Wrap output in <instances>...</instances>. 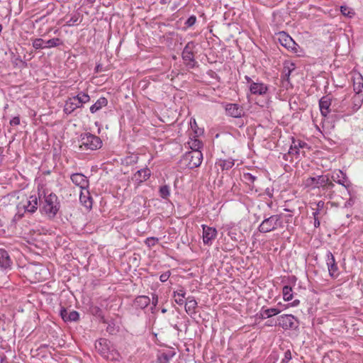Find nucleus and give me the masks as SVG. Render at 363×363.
<instances>
[{"mask_svg": "<svg viewBox=\"0 0 363 363\" xmlns=\"http://www.w3.org/2000/svg\"><path fill=\"white\" fill-rule=\"evenodd\" d=\"M203 160V154L201 151H189L184 154L179 162V166L182 169H194L199 167Z\"/></svg>", "mask_w": 363, "mask_h": 363, "instance_id": "f257e3e1", "label": "nucleus"}, {"mask_svg": "<svg viewBox=\"0 0 363 363\" xmlns=\"http://www.w3.org/2000/svg\"><path fill=\"white\" fill-rule=\"evenodd\" d=\"M102 145V141L99 137L90 133H85L80 135L79 149L82 151L95 150Z\"/></svg>", "mask_w": 363, "mask_h": 363, "instance_id": "f03ea898", "label": "nucleus"}, {"mask_svg": "<svg viewBox=\"0 0 363 363\" xmlns=\"http://www.w3.org/2000/svg\"><path fill=\"white\" fill-rule=\"evenodd\" d=\"M110 342L105 338H100L95 343V348L98 352L108 360H118L120 358L119 353L115 350H111Z\"/></svg>", "mask_w": 363, "mask_h": 363, "instance_id": "7ed1b4c3", "label": "nucleus"}, {"mask_svg": "<svg viewBox=\"0 0 363 363\" xmlns=\"http://www.w3.org/2000/svg\"><path fill=\"white\" fill-rule=\"evenodd\" d=\"M282 226L281 216L279 214L264 217V220L258 226V230L262 233H267L277 230Z\"/></svg>", "mask_w": 363, "mask_h": 363, "instance_id": "20e7f679", "label": "nucleus"}, {"mask_svg": "<svg viewBox=\"0 0 363 363\" xmlns=\"http://www.w3.org/2000/svg\"><path fill=\"white\" fill-rule=\"evenodd\" d=\"M60 209V203L57 196L54 194H50L45 196V203L43 206V211L50 218L56 216Z\"/></svg>", "mask_w": 363, "mask_h": 363, "instance_id": "39448f33", "label": "nucleus"}, {"mask_svg": "<svg viewBox=\"0 0 363 363\" xmlns=\"http://www.w3.org/2000/svg\"><path fill=\"white\" fill-rule=\"evenodd\" d=\"M275 325H279L284 330L296 329L298 327V321L293 315L284 314L277 318Z\"/></svg>", "mask_w": 363, "mask_h": 363, "instance_id": "423d86ee", "label": "nucleus"}, {"mask_svg": "<svg viewBox=\"0 0 363 363\" xmlns=\"http://www.w3.org/2000/svg\"><path fill=\"white\" fill-rule=\"evenodd\" d=\"M278 40L280 44L288 50L291 51L293 53L298 52V48H299L298 45L296 44L292 38L286 33L284 31L280 32L278 34Z\"/></svg>", "mask_w": 363, "mask_h": 363, "instance_id": "0eeeda50", "label": "nucleus"}, {"mask_svg": "<svg viewBox=\"0 0 363 363\" xmlns=\"http://www.w3.org/2000/svg\"><path fill=\"white\" fill-rule=\"evenodd\" d=\"M326 264L330 277L333 279L337 278L339 276V268L334 255L330 251H328L326 254Z\"/></svg>", "mask_w": 363, "mask_h": 363, "instance_id": "6e6552de", "label": "nucleus"}, {"mask_svg": "<svg viewBox=\"0 0 363 363\" xmlns=\"http://www.w3.org/2000/svg\"><path fill=\"white\" fill-rule=\"evenodd\" d=\"M328 182V175H320L317 177H309L305 180L306 187L312 189L324 187Z\"/></svg>", "mask_w": 363, "mask_h": 363, "instance_id": "1a4fd4ad", "label": "nucleus"}, {"mask_svg": "<svg viewBox=\"0 0 363 363\" xmlns=\"http://www.w3.org/2000/svg\"><path fill=\"white\" fill-rule=\"evenodd\" d=\"M331 101H332V99H331L330 96L328 95L323 96L319 100L320 111L321 115L325 118H330V117L331 118L333 117V116L330 115Z\"/></svg>", "mask_w": 363, "mask_h": 363, "instance_id": "9d476101", "label": "nucleus"}, {"mask_svg": "<svg viewBox=\"0 0 363 363\" xmlns=\"http://www.w3.org/2000/svg\"><path fill=\"white\" fill-rule=\"evenodd\" d=\"M203 229V242L204 245H211L212 241L216 239L217 236V230L215 228L209 227L203 224L201 225Z\"/></svg>", "mask_w": 363, "mask_h": 363, "instance_id": "9b49d317", "label": "nucleus"}, {"mask_svg": "<svg viewBox=\"0 0 363 363\" xmlns=\"http://www.w3.org/2000/svg\"><path fill=\"white\" fill-rule=\"evenodd\" d=\"M194 43L192 42L188 43L184 47L182 52V58L187 62V65L193 67L194 66L195 60L194 54Z\"/></svg>", "mask_w": 363, "mask_h": 363, "instance_id": "f8f14e48", "label": "nucleus"}, {"mask_svg": "<svg viewBox=\"0 0 363 363\" xmlns=\"http://www.w3.org/2000/svg\"><path fill=\"white\" fill-rule=\"evenodd\" d=\"M225 110L226 114L233 118H241L245 115L242 106L238 104H227Z\"/></svg>", "mask_w": 363, "mask_h": 363, "instance_id": "ddd939ff", "label": "nucleus"}, {"mask_svg": "<svg viewBox=\"0 0 363 363\" xmlns=\"http://www.w3.org/2000/svg\"><path fill=\"white\" fill-rule=\"evenodd\" d=\"M332 179L335 182L343 186L347 189H348V188L351 186V182L348 179L346 174L344 173L342 170L334 172L332 175Z\"/></svg>", "mask_w": 363, "mask_h": 363, "instance_id": "4468645a", "label": "nucleus"}, {"mask_svg": "<svg viewBox=\"0 0 363 363\" xmlns=\"http://www.w3.org/2000/svg\"><path fill=\"white\" fill-rule=\"evenodd\" d=\"M175 354L174 348L160 345V363H169Z\"/></svg>", "mask_w": 363, "mask_h": 363, "instance_id": "2eb2a0df", "label": "nucleus"}, {"mask_svg": "<svg viewBox=\"0 0 363 363\" xmlns=\"http://www.w3.org/2000/svg\"><path fill=\"white\" fill-rule=\"evenodd\" d=\"M308 147V144L303 140H296L294 137L291 138V145L288 152L289 155H298L300 148Z\"/></svg>", "mask_w": 363, "mask_h": 363, "instance_id": "dca6fc26", "label": "nucleus"}, {"mask_svg": "<svg viewBox=\"0 0 363 363\" xmlns=\"http://www.w3.org/2000/svg\"><path fill=\"white\" fill-rule=\"evenodd\" d=\"M71 179L72 182L76 185L80 187L82 190H85L88 187L89 181L86 177L80 173H75L72 174Z\"/></svg>", "mask_w": 363, "mask_h": 363, "instance_id": "f3484780", "label": "nucleus"}, {"mask_svg": "<svg viewBox=\"0 0 363 363\" xmlns=\"http://www.w3.org/2000/svg\"><path fill=\"white\" fill-rule=\"evenodd\" d=\"M60 316L65 322L77 321L79 319V313L76 311H68L65 308H61L60 312Z\"/></svg>", "mask_w": 363, "mask_h": 363, "instance_id": "a211bd4d", "label": "nucleus"}, {"mask_svg": "<svg viewBox=\"0 0 363 363\" xmlns=\"http://www.w3.org/2000/svg\"><path fill=\"white\" fill-rule=\"evenodd\" d=\"M22 207L26 211L33 213L38 208V199L36 196H30L26 199V202L22 204Z\"/></svg>", "mask_w": 363, "mask_h": 363, "instance_id": "6ab92c4d", "label": "nucleus"}, {"mask_svg": "<svg viewBox=\"0 0 363 363\" xmlns=\"http://www.w3.org/2000/svg\"><path fill=\"white\" fill-rule=\"evenodd\" d=\"M251 94L255 95H264L268 91V87L263 83L252 82L250 86Z\"/></svg>", "mask_w": 363, "mask_h": 363, "instance_id": "aec40b11", "label": "nucleus"}, {"mask_svg": "<svg viewBox=\"0 0 363 363\" xmlns=\"http://www.w3.org/2000/svg\"><path fill=\"white\" fill-rule=\"evenodd\" d=\"M161 151H168L170 155H175L181 150V145L177 142L160 145Z\"/></svg>", "mask_w": 363, "mask_h": 363, "instance_id": "412c9836", "label": "nucleus"}, {"mask_svg": "<svg viewBox=\"0 0 363 363\" xmlns=\"http://www.w3.org/2000/svg\"><path fill=\"white\" fill-rule=\"evenodd\" d=\"M185 311L189 315H192L196 313V308L197 307V301L193 296H188L185 301Z\"/></svg>", "mask_w": 363, "mask_h": 363, "instance_id": "4be33fe9", "label": "nucleus"}, {"mask_svg": "<svg viewBox=\"0 0 363 363\" xmlns=\"http://www.w3.org/2000/svg\"><path fill=\"white\" fill-rule=\"evenodd\" d=\"M79 200L82 205L84 206L87 209L91 208L92 199L87 189H85V190H81Z\"/></svg>", "mask_w": 363, "mask_h": 363, "instance_id": "5701e85b", "label": "nucleus"}, {"mask_svg": "<svg viewBox=\"0 0 363 363\" xmlns=\"http://www.w3.org/2000/svg\"><path fill=\"white\" fill-rule=\"evenodd\" d=\"M150 175V170L147 168L142 169L134 174L133 179L135 180L137 183L140 184L143 182L147 180Z\"/></svg>", "mask_w": 363, "mask_h": 363, "instance_id": "b1692460", "label": "nucleus"}, {"mask_svg": "<svg viewBox=\"0 0 363 363\" xmlns=\"http://www.w3.org/2000/svg\"><path fill=\"white\" fill-rule=\"evenodd\" d=\"M11 261L9 253L4 249H0V266L7 269L11 266Z\"/></svg>", "mask_w": 363, "mask_h": 363, "instance_id": "393cba45", "label": "nucleus"}, {"mask_svg": "<svg viewBox=\"0 0 363 363\" xmlns=\"http://www.w3.org/2000/svg\"><path fill=\"white\" fill-rule=\"evenodd\" d=\"M80 107L79 106V103L77 102L76 100H74V98L69 99L67 101H66L65 107H64V112L66 114H70L72 113L76 108Z\"/></svg>", "mask_w": 363, "mask_h": 363, "instance_id": "a878e982", "label": "nucleus"}, {"mask_svg": "<svg viewBox=\"0 0 363 363\" xmlns=\"http://www.w3.org/2000/svg\"><path fill=\"white\" fill-rule=\"evenodd\" d=\"M189 147L191 150V151H201V149L203 147L202 142L194 135L191 138L190 135L189 140L188 141Z\"/></svg>", "mask_w": 363, "mask_h": 363, "instance_id": "bb28decb", "label": "nucleus"}, {"mask_svg": "<svg viewBox=\"0 0 363 363\" xmlns=\"http://www.w3.org/2000/svg\"><path fill=\"white\" fill-rule=\"evenodd\" d=\"M150 301V299L148 296H140L135 299L134 305L136 308L143 309L149 305Z\"/></svg>", "mask_w": 363, "mask_h": 363, "instance_id": "cd10ccee", "label": "nucleus"}, {"mask_svg": "<svg viewBox=\"0 0 363 363\" xmlns=\"http://www.w3.org/2000/svg\"><path fill=\"white\" fill-rule=\"evenodd\" d=\"M353 89H354V91L356 94H359L362 93V91H363V77L361 74H359L357 77L354 78Z\"/></svg>", "mask_w": 363, "mask_h": 363, "instance_id": "c85d7f7f", "label": "nucleus"}, {"mask_svg": "<svg viewBox=\"0 0 363 363\" xmlns=\"http://www.w3.org/2000/svg\"><path fill=\"white\" fill-rule=\"evenodd\" d=\"M234 164V160L233 159L218 160L216 163L223 171L229 170L233 167Z\"/></svg>", "mask_w": 363, "mask_h": 363, "instance_id": "c756f323", "label": "nucleus"}, {"mask_svg": "<svg viewBox=\"0 0 363 363\" xmlns=\"http://www.w3.org/2000/svg\"><path fill=\"white\" fill-rule=\"evenodd\" d=\"M108 101L104 97L99 98L94 104H93L90 107V111L92 113H96L97 111L100 110L102 107H104L107 105Z\"/></svg>", "mask_w": 363, "mask_h": 363, "instance_id": "7c9ffc66", "label": "nucleus"}, {"mask_svg": "<svg viewBox=\"0 0 363 363\" xmlns=\"http://www.w3.org/2000/svg\"><path fill=\"white\" fill-rule=\"evenodd\" d=\"M280 313V310L276 308L262 309L261 311L262 318H268Z\"/></svg>", "mask_w": 363, "mask_h": 363, "instance_id": "2f4dec72", "label": "nucleus"}, {"mask_svg": "<svg viewBox=\"0 0 363 363\" xmlns=\"http://www.w3.org/2000/svg\"><path fill=\"white\" fill-rule=\"evenodd\" d=\"M74 100L79 103V106H81L83 104L87 103L90 100L89 96L84 92H81L76 96H74Z\"/></svg>", "mask_w": 363, "mask_h": 363, "instance_id": "473e14b6", "label": "nucleus"}, {"mask_svg": "<svg viewBox=\"0 0 363 363\" xmlns=\"http://www.w3.org/2000/svg\"><path fill=\"white\" fill-rule=\"evenodd\" d=\"M282 294L284 301H289L293 298L292 288L290 286H284L282 289Z\"/></svg>", "mask_w": 363, "mask_h": 363, "instance_id": "72a5a7b5", "label": "nucleus"}, {"mask_svg": "<svg viewBox=\"0 0 363 363\" xmlns=\"http://www.w3.org/2000/svg\"><path fill=\"white\" fill-rule=\"evenodd\" d=\"M44 43L45 48H55L62 44V40L58 38H52L47 41L44 40Z\"/></svg>", "mask_w": 363, "mask_h": 363, "instance_id": "f704fd0d", "label": "nucleus"}, {"mask_svg": "<svg viewBox=\"0 0 363 363\" xmlns=\"http://www.w3.org/2000/svg\"><path fill=\"white\" fill-rule=\"evenodd\" d=\"M185 294V291L182 289L179 290L177 292H174V296L175 298V301L177 302V303L179 305H182L183 303H184L186 301Z\"/></svg>", "mask_w": 363, "mask_h": 363, "instance_id": "c9c22d12", "label": "nucleus"}, {"mask_svg": "<svg viewBox=\"0 0 363 363\" xmlns=\"http://www.w3.org/2000/svg\"><path fill=\"white\" fill-rule=\"evenodd\" d=\"M190 125L194 131L195 137H198L199 135H201L203 133V130L198 128L196 121L195 119H191L190 121Z\"/></svg>", "mask_w": 363, "mask_h": 363, "instance_id": "e433bc0d", "label": "nucleus"}, {"mask_svg": "<svg viewBox=\"0 0 363 363\" xmlns=\"http://www.w3.org/2000/svg\"><path fill=\"white\" fill-rule=\"evenodd\" d=\"M33 47L35 49V50H39V49H45V43H44V40L42 39V38H35L33 40Z\"/></svg>", "mask_w": 363, "mask_h": 363, "instance_id": "4c0bfd02", "label": "nucleus"}, {"mask_svg": "<svg viewBox=\"0 0 363 363\" xmlns=\"http://www.w3.org/2000/svg\"><path fill=\"white\" fill-rule=\"evenodd\" d=\"M340 11L342 15L350 18H352L354 15V12L352 11V9L346 6H342L340 7Z\"/></svg>", "mask_w": 363, "mask_h": 363, "instance_id": "58836bf2", "label": "nucleus"}, {"mask_svg": "<svg viewBox=\"0 0 363 363\" xmlns=\"http://www.w3.org/2000/svg\"><path fill=\"white\" fill-rule=\"evenodd\" d=\"M160 196L163 199H167L170 194V189L168 185H163L160 186Z\"/></svg>", "mask_w": 363, "mask_h": 363, "instance_id": "ea45409f", "label": "nucleus"}, {"mask_svg": "<svg viewBox=\"0 0 363 363\" xmlns=\"http://www.w3.org/2000/svg\"><path fill=\"white\" fill-rule=\"evenodd\" d=\"M257 177L251 173H245L243 174V180L248 184H253L256 180Z\"/></svg>", "mask_w": 363, "mask_h": 363, "instance_id": "a19ab883", "label": "nucleus"}, {"mask_svg": "<svg viewBox=\"0 0 363 363\" xmlns=\"http://www.w3.org/2000/svg\"><path fill=\"white\" fill-rule=\"evenodd\" d=\"M291 359V352L289 350H287L284 352V358L281 359V363H288Z\"/></svg>", "mask_w": 363, "mask_h": 363, "instance_id": "79ce46f5", "label": "nucleus"}, {"mask_svg": "<svg viewBox=\"0 0 363 363\" xmlns=\"http://www.w3.org/2000/svg\"><path fill=\"white\" fill-rule=\"evenodd\" d=\"M196 21V18L195 16H191L186 21L185 24L188 27H191L195 24Z\"/></svg>", "mask_w": 363, "mask_h": 363, "instance_id": "37998d69", "label": "nucleus"}, {"mask_svg": "<svg viewBox=\"0 0 363 363\" xmlns=\"http://www.w3.org/2000/svg\"><path fill=\"white\" fill-rule=\"evenodd\" d=\"M170 276V272L167 271L162 274H160V281L164 282L166 281Z\"/></svg>", "mask_w": 363, "mask_h": 363, "instance_id": "c03bdc74", "label": "nucleus"}, {"mask_svg": "<svg viewBox=\"0 0 363 363\" xmlns=\"http://www.w3.org/2000/svg\"><path fill=\"white\" fill-rule=\"evenodd\" d=\"M335 184L331 182L328 177V182L325 184V186L323 188H325L328 190H331L334 188Z\"/></svg>", "mask_w": 363, "mask_h": 363, "instance_id": "a18cd8bd", "label": "nucleus"}, {"mask_svg": "<svg viewBox=\"0 0 363 363\" xmlns=\"http://www.w3.org/2000/svg\"><path fill=\"white\" fill-rule=\"evenodd\" d=\"M19 123H20V118L18 116L13 117L10 121L11 125H19Z\"/></svg>", "mask_w": 363, "mask_h": 363, "instance_id": "49530a36", "label": "nucleus"}, {"mask_svg": "<svg viewBox=\"0 0 363 363\" xmlns=\"http://www.w3.org/2000/svg\"><path fill=\"white\" fill-rule=\"evenodd\" d=\"M155 241H157V239L155 240L154 238H150L146 240L145 243L148 246H151L155 245Z\"/></svg>", "mask_w": 363, "mask_h": 363, "instance_id": "de8ad7c7", "label": "nucleus"}, {"mask_svg": "<svg viewBox=\"0 0 363 363\" xmlns=\"http://www.w3.org/2000/svg\"><path fill=\"white\" fill-rule=\"evenodd\" d=\"M291 70L290 69H288V71L284 73V76L282 77L283 79H286V80H289V76H290V74H291Z\"/></svg>", "mask_w": 363, "mask_h": 363, "instance_id": "09e8293b", "label": "nucleus"}, {"mask_svg": "<svg viewBox=\"0 0 363 363\" xmlns=\"http://www.w3.org/2000/svg\"><path fill=\"white\" fill-rule=\"evenodd\" d=\"M324 204H325V203L323 201H319L317 203V204H316L317 205V209L320 211L324 207Z\"/></svg>", "mask_w": 363, "mask_h": 363, "instance_id": "8fccbe9b", "label": "nucleus"}, {"mask_svg": "<svg viewBox=\"0 0 363 363\" xmlns=\"http://www.w3.org/2000/svg\"><path fill=\"white\" fill-rule=\"evenodd\" d=\"M320 221H319L318 218V217H315V218H314V227H315V228H318V227L320 226Z\"/></svg>", "mask_w": 363, "mask_h": 363, "instance_id": "3c124183", "label": "nucleus"}, {"mask_svg": "<svg viewBox=\"0 0 363 363\" xmlns=\"http://www.w3.org/2000/svg\"><path fill=\"white\" fill-rule=\"evenodd\" d=\"M265 193L267 196H269L270 198H272L273 196V193H272V190L269 189V188H267L266 190H265Z\"/></svg>", "mask_w": 363, "mask_h": 363, "instance_id": "603ef678", "label": "nucleus"}, {"mask_svg": "<svg viewBox=\"0 0 363 363\" xmlns=\"http://www.w3.org/2000/svg\"><path fill=\"white\" fill-rule=\"evenodd\" d=\"M157 301H158L157 296L152 297V304L154 305V306H156V305L157 303Z\"/></svg>", "mask_w": 363, "mask_h": 363, "instance_id": "864d4df0", "label": "nucleus"}, {"mask_svg": "<svg viewBox=\"0 0 363 363\" xmlns=\"http://www.w3.org/2000/svg\"><path fill=\"white\" fill-rule=\"evenodd\" d=\"M114 330H114L113 327H112V326H111V325H108V326L107 327V331H108V332H109L110 333H113V332H114Z\"/></svg>", "mask_w": 363, "mask_h": 363, "instance_id": "5fc2aeb1", "label": "nucleus"}, {"mask_svg": "<svg viewBox=\"0 0 363 363\" xmlns=\"http://www.w3.org/2000/svg\"><path fill=\"white\" fill-rule=\"evenodd\" d=\"M299 303H300L299 300L296 299V300H294V301L292 302V303H291V304H292V306H298V305L299 304Z\"/></svg>", "mask_w": 363, "mask_h": 363, "instance_id": "6e6d98bb", "label": "nucleus"}, {"mask_svg": "<svg viewBox=\"0 0 363 363\" xmlns=\"http://www.w3.org/2000/svg\"><path fill=\"white\" fill-rule=\"evenodd\" d=\"M320 211L318 209H316L315 211L313 213V218L318 217V215L319 214Z\"/></svg>", "mask_w": 363, "mask_h": 363, "instance_id": "4d7b16f0", "label": "nucleus"}, {"mask_svg": "<svg viewBox=\"0 0 363 363\" xmlns=\"http://www.w3.org/2000/svg\"><path fill=\"white\" fill-rule=\"evenodd\" d=\"M152 310H153V309L152 308ZM152 313L153 314V315H152V318H150V319H152V320H153V321H154V323H155V321H156V317H155V311H152Z\"/></svg>", "mask_w": 363, "mask_h": 363, "instance_id": "13d9d810", "label": "nucleus"}, {"mask_svg": "<svg viewBox=\"0 0 363 363\" xmlns=\"http://www.w3.org/2000/svg\"><path fill=\"white\" fill-rule=\"evenodd\" d=\"M245 78L246 81H247L248 83H251V84H252V82H253L252 81V79H251V78H250V77H248V76H245Z\"/></svg>", "mask_w": 363, "mask_h": 363, "instance_id": "bf43d9fd", "label": "nucleus"}, {"mask_svg": "<svg viewBox=\"0 0 363 363\" xmlns=\"http://www.w3.org/2000/svg\"><path fill=\"white\" fill-rule=\"evenodd\" d=\"M164 203L168 206V207H170L172 208V203H168V202H164Z\"/></svg>", "mask_w": 363, "mask_h": 363, "instance_id": "052dcab7", "label": "nucleus"}, {"mask_svg": "<svg viewBox=\"0 0 363 363\" xmlns=\"http://www.w3.org/2000/svg\"><path fill=\"white\" fill-rule=\"evenodd\" d=\"M88 3L92 4L95 1V0H86Z\"/></svg>", "mask_w": 363, "mask_h": 363, "instance_id": "680f3d73", "label": "nucleus"}, {"mask_svg": "<svg viewBox=\"0 0 363 363\" xmlns=\"http://www.w3.org/2000/svg\"><path fill=\"white\" fill-rule=\"evenodd\" d=\"M267 325H269V326L272 325V323L271 321H270V322H269V321H268V322L267 323Z\"/></svg>", "mask_w": 363, "mask_h": 363, "instance_id": "e2e57ef3", "label": "nucleus"}, {"mask_svg": "<svg viewBox=\"0 0 363 363\" xmlns=\"http://www.w3.org/2000/svg\"><path fill=\"white\" fill-rule=\"evenodd\" d=\"M160 3H162V4H166V1H165V0H160Z\"/></svg>", "mask_w": 363, "mask_h": 363, "instance_id": "0e129e2a", "label": "nucleus"}, {"mask_svg": "<svg viewBox=\"0 0 363 363\" xmlns=\"http://www.w3.org/2000/svg\"><path fill=\"white\" fill-rule=\"evenodd\" d=\"M166 311H167V310H166L165 308H162V313H165Z\"/></svg>", "mask_w": 363, "mask_h": 363, "instance_id": "69168bd1", "label": "nucleus"}]
</instances>
